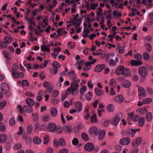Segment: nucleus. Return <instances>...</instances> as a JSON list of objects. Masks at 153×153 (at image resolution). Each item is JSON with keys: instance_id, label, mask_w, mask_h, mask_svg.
<instances>
[{"instance_id": "a878e982", "label": "nucleus", "mask_w": 153, "mask_h": 153, "mask_svg": "<svg viewBox=\"0 0 153 153\" xmlns=\"http://www.w3.org/2000/svg\"><path fill=\"white\" fill-rule=\"evenodd\" d=\"M33 141L34 143L37 144H40L42 142L41 139L37 137H34Z\"/></svg>"}, {"instance_id": "423d86ee", "label": "nucleus", "mask_w": 153, "mask_h": 153, "mask_svg": "<svg viewBox=\"0 0 153 153\" xmlns=\"http://www.w3.org/2000/svg\"><path fill=\"white\" fill-rule=\"evenodd\" d=\"M10 88L9 86L6 83L3 82L1 85V91L2 93L6 94L9 92Z\"/></svg>"}, {"instance_id": "7ed1b4c3", "label": "nucleus", "mask_w": 153, "mask_h": 153, "mask_svg": "<svg viewBox=\"0 0 153 153\" xmlns=\"http://www.w3.org/2000/svg\"><path fill=\"white\" fill-rule=\"evenodd\" d=\"M32 106L29 105H25L22 107L20 105H18L17 107V109L19 110L20 113H22L24 111L27 113H30L33 112V109Z\"/></svg>"}, {"instance_id": "0eeeda50", "label": "nucleus", "mask_w": 153, "mask_h": 153, "mask_svg": "<svg viewBox=\"0 0 153 153\" xmlns=\"http://www.w3.org/2000/svg\"><path fill=\"white\" fill-rule=\"evenodd\" d=\"M120 120V114H117L110 120V123L112 125L115 126L118 125Z\"/></svg>"}, {"instance_id": "09e8293b", "label": "nucleus", "mask_w": 153, "mask_h": 153, "mask_svg": "<svg viewBox=\"0 0 153 153\" xmlns=\"http://www.w3.org/2000/svg\"><path fill=\"white\" fill-rule=\"evenodd\" d=\"M134 58L137 60H140L142 58V56L139 53H136L134 55Z\"/></svg>"}, {"instance_id": "37998d69", "label": "nucleus", "mask_w": 153, "mask_h": 153, "mask_svg": "<svg viewBox=\"0 0 153 153\" xmlns=\"http://www.w3.org/2000/svg\"><path fill=\"white\" fill-rule=\"evenodd\" d=\"M7 43L4 42L2 41L0 42V48H5L7 47Z\"/></svg>"}, {"instance_id": "e2e57ef3", "label": "nucleus", "mask_w": 153, "mask_h": 153, "mask_svg": "<svg viewBox=\"0 0 153 153\" xmlns=\"http://www.w3.org/2000/svg\"><path fill=\"white\" fill-rule=\"evenodd\" d=\"M63 129L61 127H57V129L55 131H56L57 133H60L63 131Z\"/></svg>"}, {"instance_id": "680f3d73", "label": "nucleus", "mask_w": 153, "mask_h": 153, "mask_svg": "<svg viewBox=\"0 0 153 153\" xmlns=\"http://www.w3.org/2000/svg\"><path fill=\"white\" fill-rule=\"evenodd\" d=\"M110 94L112 96L115 95L116 94V92L114 90V88L113 87H112L111 88V90L109 92Z\"/></svg>"}, {"instance_id": "58836bf2", "label": "nucleus", "mask_w": 153, "mask_h": 153, "mask_svg": "<svg viewBox=\"0 0 153 153\" xmlns=\"http://www.w3.org/2000/svg\"><path fill=\"white\" fill-rule=\"evenodd\" d=\"M11 72L12 75L14 78L16 79L19 78V72L18 71Z\"/></svg>"}, {"instance_id": "aec40b11", "label": "nucleus", "mask_w": 153, "mask_h": 153, "mask_svg": "<svg viewBox=\"0 0 153 153\" xmlns=\"http://www.w3.org/2000/svg\"><path fill=\"white\" fill-rule=\"evenodd\" d=\"M26 102L27 105L32 106H34L35 104L34 101L30 98L26 99Z\"/></svg>"}, {"instance_id": "a19ab883", "label": "nucleus", "mask_w": 153, "mask_h": 153, "mask_svg": "<svg viewBox=\"0 0 153 153\" xmlns=\"http://www.w3.org/2000/svg\"><path fill=\"white\" fill-rule=\"evenodd\" d=\"M143 102L144 104H147L150 103L152 101L151 98H145L143 100Z\"/></svg>"}, {"instance_id": "4c0bfd02", "label": "nucleus", "mask_w": 153, "mask_h": 153, "mask_svg": "<svg viewBox=\"0 0 153 153\" xmlns=\"http://www.w3.org/2000/svg\"><path fill=\"white\" fill-rule=\"evenodd\" d=\"M75 44L72 42H69L68 43V45L69 48L71 49H73L75 47Z\"/></svg>"}, {"instance_id": "2eb2a0df", "label": "nucleus", "mask_w": 153, "mask_h": 153, "mask_svg": "<svg viewBox=\"0 0 153 153\" xmlns=\"http://www.w3.org/2000/svg\"><path fill=\"white\" fill-rule=\"evenodd\" d=\"M97 127L96 126H93L90 129L89 132L91 134H94L95 135H97Z\"/></svg>"}, {"instance_id": "4468645a", "label": "nucleus", "mask_w": 153, "mask_h": 153, "mask_svg": "<svg viewBox=\"0 0 153 153\" xmlns=\"http://www.w3.org/2000/svg\"><path fill=\"white\" fill-rule=\"evenodd\" d=\"M75 107L77 110V112L79 113L82 109V105L81 102L78 101L75 104Z\"/></svg>"}, {"instance_id": "ea45409f", "label": "nucleus", "mask_w": 153, "mask_h": 153, "mask_svg": "<svg viewBox=\"0 0 153 153\" xmlns=\"http://www.w3.org/2000/svg\"><path fill=\"white\" fill-rule=\"evenodd\" d=\"M15 118L13 117H12L10 118L9 122V124L11 126H13L15 124Z\"/></svg>"}, {"instance_id": "1a4fd4ad", "label": "nucleus", "mask_w": 153, "mask_h": 153, "mask_svg": "<svg viewBox=\"0 0 153 153\" xmlns=\"http://www.w3.org/2000/svg\"><path fill=\"white\" fill-rule=\"evenodd\" d=\"M97 59H94L92 61H89L85 63V66L83 68V71H86L90 70L91 68V65L95 63Z\"/></svg>"}, {"instance_id": "f03ea898", "label": "nucleus", "mask_w": 153, "mask_h": 153, "mask_svg": "<svg viewBox=\"0 0 153 153\" xmlns=\"http://www.w3.org/2000/svg\"><path fill=\"white\" fill-rule=\"evenodd\" d=\"M115 73L117 75L122 74L123 76H128L130 75L129 69L128 68H125L123 65L120 66L115 71Z\"/></svg>"}, {"instance_id": "9b49d317", "label": "nucleus", "mask_w": 153, "mask_h": 153, "mask_svg": "<svg viewBox=\"0 0 153 153\" xmlns=\"http://www.w3.org/2000/svg\"><path fill=\"white\" fill-rule=\"evenodd\" d=\"M130 141V139L129 137H124L120 140V143L122 145H127L129 144Z\"/></svg>"}, {"instance_id": "864d4df0", "label": "nucleus", "mask_w": 153, "mask_h": 153, "mask_svg": "<svg viewBox=\"0 0 153 153\" xmlns=\"http://www.w3.org/2000/svg\"><path fill=\"white\" fill-rule=\"evenodd\" d=\"M146 47L147 50L149 52H150L152 50V47L150 44L149 43H146L145 45Z\"/></svg>"}, {"instance_id": "f3484780", "label": "nucleus", "mask_w": 153, "mask_h": 153, "mask_svg": "<svg viewBox=\"0 0 153 153\" xmlns=\"http://www.w3.org/2000/svg\"><path fill=\"white\" fill-rule=\"evenodd\" d=\"M142 62L139 60H132L131 61V65L133 66H140L142 64Z\"/></svg>"}, {"instance_id": "49530a36", "label": "nucleus", "mask_w": 153, "mask_h": 153, "mask_svg": "<svg viewBox=\"0 0 153 153\" xmlns=\"http://www.w3.org/2000/svg\"><path fill=\"white\" fill-rule=\"evenodd\" d=\"M59 142L61 146H65V140L63 138H61L59 139Z\"/></svg>"}, {"instance_id": "bf43d9fd", "label": "nucleus", "mask_w": 153, "mask_h": 153, "mask_svg": "<svg viewBox=\"0 0 153 153\" xmlns=\"http://www.w3.org/2000/svg\"><path fill=\"white\" fill-rule=\"evenodd\" d=\"M64 130L66 132H71V131L70 127L69 126H65L64 127Z\"/></svg>"}, {"instance_id": "9d476101", "label": "nucleus", "mask_w": 153, "mask_h": 153, "mask_svg": "<svg viewBox=\"0 0 153 153\" xmlns=\"http://www.w3.org/2000/svg\"><path fill=\"white\" fill-rule=\"evenodd\" d=\"M84 148L86 151L90 152L94 149V146L92 143H88L85 145Z\"/></svg>"}, {"instance_id": "6e6552de", "label": "nucleus", "mask_w": 153, "mask_h": 153, "mask_svg": "<svg viewBox=\"0 0 153 153\" xmlns=\"http://www.w3.org/2000/svg\"><path fill=\"white\" fill-rule=\"evenodd\" d=\"M57 129L56 125L54 123H50L48 125L47 129L50 132H53L55 131Z\"/></svg>"}, {"instance_id": "5fc2aeb1", "label": "nucleus", "mask_w": 153, "mask_h": 153, "mask_svg": "<svg viewBox=\"0 0 153 153\" xmlns=\"http://www.w3.org/2000/svg\"><path fill=\"white\" fill-rule=\"evenodd\" d=\"M22 148V146L20 144L18 143L16 144L14 147V149L16 150Z\"/></svg>"}, {"instance_id": "69168bd1", "label": "nucleus", "mask_w": 153, "mask_h": 153, "mask_svg": "<svg viewBox=\"0 0 153 153\" xmlns=\"http://www.w3.org/2000/svg\"><path fill=\"white\" fill-rule=\"evenodd\" d=\"M28 81L26 80H24L22 81V84L23 86H27L28 85Z\"/></svg>"}, {"instance_id": "bb28decb", "label": "nucleus", "mask_w": 153, "mask_h": 153, "mask_svg": "<svg viewBox=\"0 0 153 153\" xmlns=\"http://www.w3.org/2000/svg\"><path fill=\"white\" fill-rule=\"evenodd\" d=\"M91 122L92 123H97L98 122L96 114L92 115L91 118Z\"/></svg>"}, {"instance_id": "79ce46f5", "label": "nucleus", "mask_w": 153, "mask_h": 153, "mask_svg": "<svg viewBox=\"0 0 153 153\" xmlns=\"http://www.w3.org/2000/svg\"><path fill=\"white\" fill-rule=\"evenodd\" d=\"M87 88L86 86H84L81 88L80 89V93L83 94L86 91Z\"/></svg>"}, {"instance_id": "338daca9", "label": "nucleus", "mask_w": 153, "mask_h": 153, "mask_svg": "<svg viewBox=\"0 0 153 153\" xmlns=\"http://www.w3.org/2000/svg\"><path fill=\"white\" fill-rule=\"evenodd\" d=\"M59 94V92L56 90L54 91L52 94V95L54 97H56Z\"/></svg>"}, {"instance_id": "6e6d98bb", "label": "nucleus", "mask_w": 153, "mask_h": 153, "mask_svg": "<svg viewBox=\"0 0 153 153\" xmlns=\"http://www.w3.org/2000/svg\"><path fill=\"white\" fill-rule=\"evenodd\" d=\"M32 129V127L31 125H28L27 128V131L29 134H30L31 132Z\"/></svg>"}, {"instance_id": "774afa93", "label": "nucleus", "mask_w": 153, "mask_h": 153, "mask_svg": "<svg viewBox=\"0 0 153 153\" xmlns=\"http://www.w3.org/2000/svg\"><path fill=\"white\" fill-rule=\"evenodd\" d=\"M137 141L139 145L141 143L142 141V139L140 137H138L137 138L136 140H135Z\"/></svg>"}, {"instance_id": "b1692460", "label": "nucleus", "mask_w": 153, "mask_h": 153, "mask_svg": "<svg viewBox=\"0 0 153 153\" xmlns=\"http://www.w3.org/2000/svg\"><path fill=\"white\" fill-rule=\"evenodd\" d=\"M145 118L143 117H141L138 121V125L140 127H142L144 125Z\"/></svg>"}, {"instance_id": "20e7f679", "label": "nucleus", "mask_w": 153, "mask_h": 153, "mask_svg": "<svg viewBox=\"0 0 153 153\" xmlns=\"http://www.w3.org/2000/svg\"><path fill=\"white\" fill-rule=\"evenodd\" d=\"M53 68H51L50 69V72L52 74H56L58 70V68H60L61 67L60 65L56 61L53 62L52 64Z\"/></svg>"}, {"instance_id": "0e129e2a", "label": "nucleus", "mask_w": 153, "mask_h": 153, "mask_svg": "<svg viewBox=\"0 0 153 153\" xmlns=\"http://www.w3.org/2000/svg\"><path fill=\"white\" fill-rule=\"evenodd\" d=\"M6 104V102L4 101L0 103V110L2 109L5 106Z\"/></svg>"}, {"instance_id": "473e14b6", "label": "nucleus", "mask_w": 153, "mask_h": 153, "mask_svg": "<svg viewBox=\"0 0 153 153\" xmlns=\"http://www.w3.org/2000/svg\"><path fill=\"white\" fill-rule=\"evenodd\" d=\"M6 139V134H3L0 135V143L4 142Z\"/></svg>"}, {"instance_id": "7c9ffc66", "label": "nucleus", "mask_w": 153, "mask_h": 153, "mask_svg": "<svg viewBox=\"0 0 153 153\" xmlns=\"http://www.w3.org/2000/svg\"><path fill=\"white\" fill-rule=\"evenodd\" d=\"M51 116L49 114H46L43 117V120L44 122H47L50 119Z\"/></svg>"}, {"instance_id": "c9c22d12", "label": "nucleus", "mask_w": 153, "mask_h": 153, "mask_svg": "<svg viewBox=\"0 0 153 153\" xmlns=\"http://www.w3.org/2000/svg\"><path fill=\"white\" fill-rule=\"evenodd\" d=\"M19 65L18 63H16L14 64L13 68L11 70V72L18 71L17 70L19 69Z\"/></svg>"}, {"instance_id": "c03bdc74", "label": "nucleus", "mask_w": 153, "mask_h": 153, "mask_svg": "<svg viewBox=\"0 0 153 153\" xmlns=\"http://www.w3.org/2000/svg\"><path fill=\"white\" fill-rule=\"evenodd\" d=\"M6 130V127L4 124L0 122V130L4 132Z\"/></svg>"}, {"instance_id": "4be33fe9", "label": "nucleus", "mask_w": 153, "mask_h": 153, "mask_svg": "<svg viewBox=\"0 0 153 153\" xmlns=\"http://www.w3.org/2000/svg\"><path fill=\"white\" fill-rule=\"evenodd\" d=\"M127 133L129 136H134L136 133L135 130L133 128H130L128 130Z\"/></svg>"}, {"instance_id": "412c9836", "label": "nucleus", "mask_w": 153, "mask_h": 153, "mask_svg": "<svg viewBox=\"0 0 153 153\" xmlns=\"http://www.w3.org/2000/svg\"><path fill=\"white\" fill-rule=\"evenodd\" d=\"M131 82L128 80L125 81L122 84V86L126 88H129L131 86Z\"/></svg>"}, {"instance_id": "603ef678", "label": "nucleus", "mask_w": 153, "mask_h": 153, "mask_svg": "<svg viewBox=\"0 0 153 153\" xmlns=\"http://www.w3.org/2000/svg\"><path fill=\"white\" fill-rule=\"evenodd\" d=\"M140 118V117L139 115H134V116L132 120L134 121L137 122L139 120Z\"/></svg>"}, {"instance_id": "393cba45", "label": "nucleus", "mask_w": 153, "mask_h": 153, "mask_svg": "<svg viewBox=\"0 0 153 153\" xmlns=\"http://www.w3.org/2000/svg\"><path fill=\"white\" fill-rule=\"evenodd\" d=\"M51 114L52 116L55 117L56 116L57 114V111L56 108H53L50 111Z\"/></svg>"}, {"instance_id": "c756f323", "label": "nucleus", "mask_w": 153, "mask_h": 153, "mask_svg": "<svg viewBox=\"0 0 153 153\" xmlns=\"http://www.w3.org/2000/svg\"><path fill=\"white\" fill-rule=\"evenodd\" d=\"M113 15L114 17L116 18L117 17H120L122 16V13L120 12L117 13V11L115 10L113 12Z\"/></svg>"}, {"instance_id": "de8ad7c7", "label": "nucleus", "mask_w": 153, "mask_h": 153, "mask_svg": "<svg viewBox=\"0 0 153 153\" xmlns=\"http://www.w3.org/2000/svg\"><path fill=\"white\" fill-rule=\"evenodd\" d=\"M143 57L145 60H148L149 58V54L147 52H144L143 54Z\"/></svg>"}, {"instance_id": "f704fd0d", "label": "nucleus", "mask_w": 153, "mask_h": 153, "mask_svg": "<svg viewBox=\"0 0 153 153\" xmlns=\"http://www.w3.org/2000/svg\"><path fill=\"white\" fill-rule=\"evenodd\" d=\"M41 50L43 52L47 51L48 52H50V48L45 46L41 45Z\"/></svg>"}, {"instance_id": "c85d7f7f", "label": "nucleus", "mask_w": 153, "mask_h": 153, "mask_svg": "<svg viewBox=\"0 0 153 153\" xmlns=\"http://www.w3.org/2000/svg\"><path fill=\"white\" fill-rule=\"evenodd\" d=\"M81 137L82 139L85 141H88L89 140V138L88 135L85 132H82L81 134Z\"/></svg>"}, {"instance_id": "f8f14e48", "label": "nucleus", "mask_w": 153, "mask_h": 153, "mask_svg": "<svg viewBox=\"0 0 153 153\" xmlns=\"http://www.w3.org/2000/svg\"><path fill=\"white\" fill-rule=\"evenodd\" d=\"M138 91L139 96L140 99L141 100L142 99V98L141 96L143 97H145L146 95V92L143 88L142 87L139 88H138Z\"/></svg>"}, {"instance_id": "dca6fc26", "label": "nucleus", "mask_w": 153, "mask_h": 153, "mask_svg": "<svg viewBox=\"0 0 153 153\" xmlns=\"http://www.w3.org/2000/svg\"><path fill=\"white\" fill-rule=\"evenodd\" d=\"M84 127V126L81 123H78L76 127L74 128V131L75 132H77L79 130L82 129Z\"/></svg>"}, {"instance_id": "f257e3e1", "label": "nucleus", "mask_w": 153, "mask_h": 153, "mask_svg": "<svg viewBox=\"0 0 153 153\" xmlns=\"http://www.w3.org/2000/svg\"><path fill=\"white\" fill-rule=\"evenodd\" d=\"M70 78L72 80L71 86L67 89V91L71 93L72 95H75L77 94L78 88L79 86L78 83L80 80L76 77V74L74 71H72L68 72Z\"/></svg>"}, {"instance_id": "cd10ccee", "label": "nucleus", "mask_w": 153, "mask_h": 153, "mask_svg": "<svg viewBox=\"0 0 153 153\" xmlns=\"http://www.w3.org/2000/svg\"><path fill=\"white\" fill-rule=\"evenodd\" d=\"M117 82L115 79H112L110 80V86H112V87L115 88L117 85Z\"/></svg>"}, {"instance_id": "2f4dec72", "label": "nucleus", "mask_w": 153, "mask_h": 153, "mask_svg": "<svg viewBox=\"0 0 153 153\" xmlns=\"http://www.w3.org/2000/svg\"><path fill=\"white\" fill-rule=\"evenodd\" d=\"M152 113L149 112L147 113L146 116V119L147 121H150L152 120Z\"/></svg>"}, {"instance_id": "052dcab7", "label": "nucleus", "mask_w": 153, "mask_h": 153, "mask_svg": "<svg viewBox=\"0 0 153 153\" xmlns=\"http://www.w3.org/2000/svg\"><path fill=\"white\" fill-rule=\"evenodd\" d=\"M34 19V17H32L30 18V20L28 21V22H29V25H31V24H32L34 26L36 25V24L35 23L34 21H32V20Z\"/></svg>"}, {"instance_id": "8fccbe9b", "label": "nucleus", "mask_w": 153, "mask_h": 153, "mask_svg": "<svg viewBox=\"0 0 153 153\" xmlns=\"http://www.w3.org/2000/svg\"><path fill=\"white\" fill-rule=\"evenodd\" d=\"M4 40L5 41V42L7 44H10L11 43V40L10 38L7 37L5 36L4 38Z\"/></svg>"}, {"instance_id": "72a5a7b5", "label": "nucleus", "mask_w": 153, "mask_h": 153, "mask_svg": "<svg viewBox=\"0 0 153 153\" xmlns=\"http://www.w3.org/2000/svg\"><path fill=\"white\" fill-rule=\"evenodd\" d=\"M107 109L109 112H112L114 110V105L112 104H110L107 107Z\"/></svg>"}, {"instance_id": "3c124183", "label": "nucleus", "mask_w": 153, "mask_h": 153, "mask_svg": "<svg viewBox=\"0 0 153 153\" xmlns=\"http://www.w3.org/2000/svg\"><path fill=\"white\" fill-rule=\"evenodd\" d=\"M44 142L43 143L45 144H47L49 141V137L48 136L43 137Z\"/></svg>"}, {"instance_id": "39448f33", "label": "nucleus", "mask_w": 153, "mask_h": 153, "mask_svg": "<svg viewBox=\"0 0 153 153\" xmlns=\"http://www.w3.org/2000/svg\"><path fill=\"white\" fill-rule=\"evenodd\" d=\"M139 74L143 78L146 77L148 75V71L146 68L143 66L140 67L138 69Z\"/></svg>"}, {"instance_id": "13d9d810", "label": "nucleus", "mask_w": 153, "mask_h": 153, "mask_svg": "<svg viewBox=\"0 0 153 153\" xmlns=\"http://www.w3.org/2000/svg\"><path fill=\"white\" fill-rule=\"evenodd\" d=\"M68 150L66 149L63 148L60 149L59 153H68Z\"/></svg>"}, {"instance_id": "6ab92c4d", "label": "nucleus", "mask_w": 153, "mask_h": 153, "mask_svg": "<svg viewBox=\"0 0 153 153\" xmlns=\"http://www.w3.org/2000/svg\"><path fill=\"white\" fill-rule=\"evenodd\" d=\"M105 130H102L99 133L98 136L99 140H102L105 136Z\"/></svg>"}, {"instance_id": "5701e85b", "label": "nucleus", "mask_w": 153, "mask_h": 153, "mask_svg": "<svg viewBox=\"0 0 153 153\" xmlns=\"http://www.w3.org/2000/svg\"><path fill=\"white\" fill-rule=\"evenodd\" d=\"M94 91L96 94L98 96H101L103 95L104 92L103 91L95 88Z\"/></svg>"}, {"instance_id": "a211bd4d", "label": "nucleus", "mask_w": 153, "mask_h": 153, "mask_svg": "<svg viewBox=\"0 0 153 153\" xmlns=\"http://www.w3.org/2000/svg\"><path fill=\"white\" fill-rule=\"evenodd\" d=\"M114 100L117 102L120 103L123 101L124 97L122 95H120L118 96H116Z\"/></svg>"}, {"instance_id": "4d7b16f0", "label": "nucleus", "mask_w": 153, "mask_h": 153, "mask_svg": "<svg viewBox=\"0 0 153 153\" xmlns=\"http://www.w3.org/2000/svg\"><path fill=\"white\" fill-rule=\"evenodd\" d=\"M137 111L138 112L140 113V114H143L144 113H145L146 111V108H141L138 109L137 110Z\"/></svg>"}, {"instance_id": "a18cd8bd", "label": "nucleus", "mask_w": 153, "mask_h": 153, "mask_svg": "<svg viewBox=\"0 0 153 153\" xmlns=\"http://www.w3.org/2000/svg\"><path fill=\"white\" fill-rule=\"evenodd\" d=\"M72 142L73 145L76 146L78 144L79 141L77 138H75L73 139Z\"/></svg>"}, {"instance_id": "ddd939ff", "label": "nucleus", "mask_w": 153, "mask_h": 153, "mask_svg": "<svg viewBox=\"0 0 153 153\" xmlns=\"http://www.w3.org/2000/svg\"><path fill=\"white\" fill-rule=\"evenodd\" d=\"M105 67V65L104 64L98 65H97L94 68V71L99 72L102 71Z\"/></svg>"}, {"instance_id": "e433bc0d", "label": "nucleus", "mask_w": 153, "mask_h": 153, "mask_svg": "<svg viewBox=\"0 0 153 153\" xmlns=\"http://www.w3.org/2000/svg\"><path fill=\"white\" fill-rule=\"evenodd\" d=\"M4 56L6 58L7 60H10L11 58L10 56V54L9 52H5L4 51L3 52Z\"/></svg>"}]
</instances>
